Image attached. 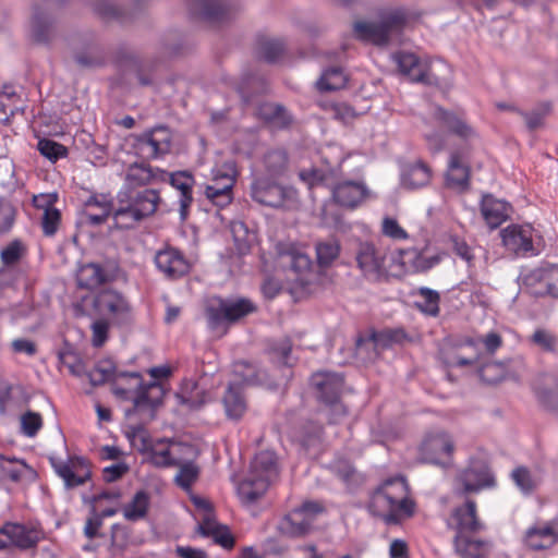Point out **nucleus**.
Listing matches in <instances>:
<instances>
[{"label": "nucleus", "mask_w": 558, "mask_h": 558, "mask_svg": "<svg viewBox=\"0 0 558 558\" xmlns=\"http://www.w3.org/2000/svg\"><path fill=\"white\" fill-rule=\"evenodd\" d=\"M157 269L169 279H178L185 276L191 265L183 253L174 247H166L155 255Z\"/></svg>", "instance_id": "412c9836"}, {"label": "nucleus", "mask_w": 558, "mask_h": 558, "mask_svg": "<svg viewBox=\"0 0 558 558\" xmlns=\"http://www.w3.org/2000/svg\"><path fill=\"white\" fill-rule=\"evenodd\" d=\"M93 307L100 315H107L112 325L129 329L134 323L133 308L118 291L101 290L93 298Z\"/></svg>", "instance_id": "6e6552de"}, {"label": "nucleus", "mask_w": 558, "mask_h": 558, "mask_svg": "<svg viewBox=\"0 0 558 558\" xmlns=\"http://www.w3.org/2000/svg\"><path fill=\"white\" fill-rule=\"evenodd\" d=\"M52 468L57 475L64 482L66 489H72L85 484L90 478V472L87 471L83 475L74 473L72 465L66 461H52Z\"/></svg>", "instance_id": "de8ad7c7"}, {"label": "nucleus", "mask_w": 558, "mask_h": 558, "mask_svg": "<svg viewBox=\"0 0 558 558\" xmlns=\"http://www.w3.org/2000/svg\"><path fill=\"white\" fill-rule=\"evenodd\" d=\"M348 77L341 66L335 65L323 71L316 86L320 92H333L347 85Z\"/></svg>", "instance_id": "ea45409f"}, {"label": "nucleus", "mask_w": 558, "mask_h": 558, "mask_svg": "<svg viewBox=\"0 0 558 558\" xmlns=\"http://www.w3.org/2000/svg\"><path fill=\"white\" fill-rule=\"evenodd\" d=\"M539 402L547 409L558 410V383L553 388H543L537 390Z\"/></svg>", "instance_id": "774afa93"}, {"label": "nucleus", "mask_w": 558, "mask_h": 558, "mask_svg": "<svg viewBox=\"0 0 558 558\" xmlns=\"http://www.w3.org/2000/svg\"><path fill=\"white\" fill-rule=\"evenodd\" d=\"M408 20L405 10L401 8L383 10L377 22L357 21L353 25L354 36L376 46H386L398 40Z\"/></svg>", "instance_id": "20e7f679"}, {"label": "nucleus", "mask_w": 558, "mask_h": 558, "mask_svg": "<svg viewBox=\"0 0 558 558\" xmlns=\"http://www.w3.org/2000/svg\"><path fill=\"white\" fill-rule=\"evenodd\" d=\"M43 427V417L39 413L27 411L21 416V432L26 437H35Z\"/></svg>", "instance_id": "69168bd1"}, {"label": "nucleus", "mask_w": 558, "mask_h": 558, "mask_svg": "<svg viewBox=\"0 0 558 558\" xmlns=\"http://www.w3.org/2000/svg\"><path fill=\"white\" fill-rule=\"evenodd\" d=\"M400 74L407 76L411 82L422 83L428 86L439 84V78L430 72L427 60H422L417 54L409 51H398L392 54Z\"/></svg>", "instance_id": "4468645a"}, {"label": "nucleus", "mask_w": 558, "mask_h": 558, "mask_svg": "<svg viewBox=\"0 0 558 558\" xmlns=\"http://www.w3.org/2000/svg\"><path fill=\"white\" fill-rule=\"evenodd\" d=\"M453 442L446 433L428 435L420 447V456L423 462L447 465L453 452Z\"/></svg>", "instance_id": "f3484780"}, {"label": "nucleus", "mask_w": 558, "mask_h": 558, "mask_svg": "<svg viewBox=\"0 0 558 558\" xmlns=\"http://www.w3.org/2000/svg\"><path fill=\"white\" fill-rule=\"evenodd\" d=\"M53 22L51 16L39 8L35 7L32 17V36L35 41L47 44L51 39Z\"/></svg>", "instance_id": "c9c22d12"}, {"label": "nucleus", "mask_w": 558, "mask_h": 558, "mask_svg": "<svg viewBox=\"0 0 558 558\" xmlns=\"http://www.w3.org/2000/svg\"><path fill=\"white\" fill-rule=\"evenodd\" d=\"M227 184L223 186H205L204 194L206 198L217 208L223 209L229 206L233 201V187L235 179L231 175L225 177Z\"/></svg>", "instance_id": "e433bc0d"}, {"label": "nucleus", "mask_w": 558, "mask_h": 558, "mask_svg": "<svg viewBox=\"0 0 558 558\" xmlns=\"http://www.w3.org/2000/svg\"><path fill=\"white\" fill-rule=\"evenodd\" d=\"M316 259L320 268H327L339 257L341 245L336 239L319 241L315 245Z\"/></svg>", "instance_id": "49530a36"}, {"label": "nucleus", "mask_w": 558, "mask_h": 558, "mask_svg": "<svg viewBox=\"0 0 558 558\" xmlns=\"http://www.w3.org/2000/svg\"><path fill=\"white\" fill-rule=\"evenodd\" d=\"M508 372L506 362H487L478 368L480 378L487 384L501 381Z\"/></svg>", "instance_id": "5fc2aeb1"}, {"label": "nucleus", "mask_w": 558, "mask_h": 558, "mask_svg": "<svg viewBox=\"0 0 558 558\" xmlns=\"http://www.w3.org/2000/svg\"><path fill=\"white\" fill-rule=\"evenodd\" d=\"M0 532L5 548L13 546L26 550L36 547L40 541V531L31 524L5 522L0 527Z\"/></svg>", "instance_id": "a211bd4d"}, {"label": "nucleus", "mask_w": 558, "mask_h": 558, "mask_svg": "<svg viewBox=\"0 0 558 558\" xmlns=\"http://www.w3.org/2000/svg\"><path fill=\"white\" fill-rule=\"evenodd\" d=\"M447 526L454 532L453 549L460 558H488L493 549L492 541L480 534L486 531V524L478 518L477 505L472 499L454 507Z\"/></svg>", "instance_id": "f257e3e1"}, {"label": "nucleus", "mask_w": 558, "mask_h": 558, "mask_svg": "<svg viewBox=\"0 0 558 558\" xmlns=\"http://www.w3.org/2000/svg\"><path fill=\"white\" fill-rule=\"evenodd\" d=\"M533 228L530 225H510L500 231L504 245L515 254L535 255L533 246Z\"/></svg>", "instance_id": "4be33fe9"}, {"label": "nucleus", "mask_w": 558, "mask_h": 558, "mask_svg": "<svg viewBox=\"0 0 558 558\" xmlns=\"http://www.w3.org/2000/svg\"><path fill=\"white\" fill-rule=\"evenodd\" d=\"M116 208L109 193H94L84 202L82 222L92 227L104 225Z\"/></svg>", "instance_id": "6ab92c4d"}, {"label": "nucleus", "mask_w": 558, "mask_h": 558, "mask_svg": "<svg viewBox=\"0 0 558 558\" xmlns=\"http://www.w3.org/2000/svg\"><path fill=\"white\" fill-rule=\"evenodd\" d=\"M256 305L246 298L223 299L218 298L217 304L206 308V317L210 329L231 325L241 318L256 312Z\"/></svg>", "instance_id": "1a4fd4ad"}, {"label": "nucleus", "mask_w": 558, "mask_h": 558, "mask_svg": "<svg viewBox=\"0 0 558 558\" xmlns=\"http://www.w3.org/2000/svg\"><path fill=\"white\" fill-rule=\"evenodd\" d=\"M496 485L488 464L481 459H471L468 466L456 476V488L459 495L476 494Z\"/></svg>", "instance_id": "9d476101"}, {"label": "nucleus", "mask_w": 558, "mask_h": 558, "mask_svg": "<svg viewBox=\"0 0 558 558\" xmlns=\"http://www.w3.org/2000/svg\"><path fill=\"white\" fill-rule=\"evenodd\" d=\"M257 116L274 129L283 130L292 123V117L287 109L278 104L264 102L257 109Z\"/></svg>", "instance_id": "c756f323"}, {"label": "nucleus", "mask_w": 558, "mask_h": 558, "mask_svg": "<svg viewBox=\"0 0 558 558\" xmlns=\"http://www.w3.org/2000/svg\"><path fill=\"white\" fill-rule=\"evenodd\" d=\"M250 195L260 205L282 208L298 199V192L291 185H282L278 179L257 174L251 182Z\"/></svg>", "instance_id": "0eeeda50"}, {"label": "nucleus", "mask_w": 558, "mask_h": 558, "mask_svg": "<svg viewBox=\"0 0 558 558\" xmlns=\"http://www.w3.org/2000/svg\"><path fill=\"white\" fill-rule=\"evenodd\" d=\"M116 277L114 266L110 263H87L77 271V284L84 289H95L113 280Z\"/></svg>", "instance_id": "5701e85b"}, {"label": "nucleus", "mask_w": 558, "mask_h": 558, "mask_svg": "<svg viewBox=\"0 0 558 558\" xmlns=\"http://www.w3.org/2000/svg\"><path fill=\"white\" fill-rule=\"evenodd\" d=\"M312 523L311 518L294 509L282 520L281 530L290 536L298 537L305 535L311 530Z\"/></svg>", "instance_id": "58836bf2"}, {"label": "nucleus", "mask_w": 558, "mask_h": 558, "mask_svg": "<svg viewBox=\"0 0 558 558\" xmlns=\"http://www.w3.org/2000/svg\"><path fill=\"white\" fill-rule=\"evenodd\" d=\"M551 106L549 102H542L531 111H520V117L524 119L526 129L530 132H533L544 125L545 119L549 114Z\"/></svg>", "instance_id": "603ef678"}, {"label": "nucleus", "mask_w": 558, "mask_h": 558, "mask_svg": "<svg viewBox=\"0 0 558 558\" xmlns=\"http://www.w3.org/2000/svg\"><path fill=\"white\" fill-rule=\"evenodd\" d=\"M407 260L412 264L415 271H427L439 264V255H426L422 252H409L407 253Z\"/></svg>", "instance_id": "e2e57ef3"}, {"label": "nucleus", "mask_w": 558, "mask_h": 558, "mask_svg": "<svg viewBox=\"0 0 558 558\" xmlns=\"http://www.w3.org/2000/svg\"><path fill=\"white\" fill-rule=\"evenodd\" d=\"M117 197L113 219L118 228L125 230L151 217L161 202L159 191L148 187H122Z\"/></svg>", "instance_id": "7ed1b4c3"}, {"label": "nucleus", "mask_w": 558, "mask_h": 558, "mask_svg": "<svg viewBox=\"0 0 558 558\" xmlns=\"http://www.w3.org/2000/svg\"><path fill=\"white\" fill-rule=\"evenodd\" d=\"M525 287L535 295L558 298V264L542 262L522 277Z\"/></svg>", "instance_id": "2eb2a0df"}, {"label": "nucleus", "mask_w": 558, "mask_h": 558, "mask_svg": "<svg viewBox=\"0 0 558 558\" xmlns=\"http://www.w3.org/2000/svg\"><path fill=\"white\" fill-rule=\"evenodd\" d=\"M405 338V333L402 329H387L378 332H374L371 336V340L376 347L388 348L393 343L401 342Z\"/></svg>", "instance_id": "0e129e2a"}, {"label": "nucleus", "mask_w": 558, "mask_h": 558, "mask_svg": "<svg viewBox=\"0 0 558 558\" xmlns=\"http://www.w3.org/2000/svg\"><path fill=\"white\" fill-rule=\"evenodd\" d=\"M284 52V44L280 39H266L259 43L258 56L268 63H275Z\"/></svg>", "instance_id": "13d9d810"}, {"label": "nucleus", "mask_w": 558, "mask_h": 558, "mask_svg": "<svg viewBox=\"0 0 558 558\" xmlns=\"http://www.w3.org/2000/svg\"><path fill=\"white\" fill-rule=\"evenodd\" d=\"M153 172L145 161L134 162L129 166L125 173L123 187L141 189L151 183Z\"/></svg>", "instance_id": "79ce46f5"}, {"label": "nucleus", "mask_w": 558, "mask_h": 558, "mask_svg": "<svg viewBox=\"0 0 558 558\" xmlns=\"http://www.w3.org/2000/svg\"><path fill=\"white\" fill-rule=\"evenodd\" d=\"M93 9L97 15L106 20L124 21L126 13L124 9L116 5L109 0H94Z\"/></svg>", "instance_id": "052dcab7"}, {"label": "nucleus", "mask_w": 558, "mask_h": 558, "mask_svg": "<svg viewBox=\"0 0 558 558\" xmlns=\"http://www.w3.org/2000/svg\"><path fill=\"white\" fill-rule=\"evenodd\" d=\"M511 478L520 492L530 495L539 485V478L526 466H517L511 472Z\"/></svg>", "instance_id": "8fccbe9b"}, {"label": "nucleus", "mask_w": 558, "mask_h": 558, "mask_svg": "<svg viewBox=\"0 0 558 558\" xmlns=\"http://www.w3.org/2000/svg\"><path fill=\"white\" fill-rule=\"evenodd\" d=\"M385 259V254L374 244L365 242L359 245L355 260L366 280L377 282L386 278Z\"/></svg>", "instance_id": "dca6fc26"}, {"label": "nucleus", "mask_w": 558, "mask_h": 558, "mask_svg": "<svg viewBox=\"0 0 558 558\" xmlns=\"http://www.w3.org/2000/svg\"><path fill=\"white\" fill-rule=\"evenodd\" d=\"M95 367L107 377V381L117 377H130L135 380L136 389L132 396L134 410L149 409L154 411L162 403L165 390L161 384L144 383L138 372H117L110 362H100Z\"/></svg>", "instance_id": "423d86ee"}, {"label": "nucleus", "mask_w": 558, "mask_h": 558, "mask_svg": "<svg viewBox=\"0 0 558 558\" xmlns=\"http://www.w3.org/2000/svg\"><path fill=\"white\" fill-rule=\"evenodd\" d=\"M73 59L81 68H100L106 64V51L92 33L75 36L70 41Z\"/></svg>", "instance_id": "ddd939ff"}, {"label": "nucleus", "mask_w": 558, "mask_h": 558, "mask_svg": "<svg viewBox=\"0 0 558 558\" xmlns=\"http://www.w3.org/2000/svg\"><path fill=\"white\" fill-rule=\"evenodd\" d=\"M531 342L542 352L558 355V337L548 329H536L531 336Z\"/></svg>", "instance_id": "864d4df0"}, {"label": "nucleus", "mask_w": 558, "mask_h": 558, "mask_svg": "<svg viewBox=\"0 0 558 558\" xmlns=\"http://www.w3.org/2000/svg\"><path fill=\"white\" fill-rule=\"evenodd\" d=\"M61 222V213L59 209L46 210L41 218V228L46 236H52L57 233Z\"/></svg>", "instance_id": "338daca9"}, {"label": "nucleus", "mask_w": 558, "mask_h": 558, "mask_svg": "<svg viewBox=\"0 0 558 558\" xmlns=\"http://www.w3.org/2000/svg\"><path fill=\"white\" fill-rule=\"evenodd\" d=\"M24 252L25 247L20 240H13L3 247L0 252V259L5 268L0 269V276H10L12 270L9 267L19 263Z\"/></svg>", "instance_id": "09e8293b"}, {"label": "nucleus", "mask_w": 558, "mask_h": 558, "mask_svg": "<svg viewBox=\"0 0 558 558\" xmlns=\"http://www.w3.org/2000/svg\"><path fill=\"white\" fill-rule=\"evenodd\" d=\"M289 267L296 275V280L301 283H306L308 281L306 274L312 268L311 258L306 254L300 252H291L289 254Z\"/></svg>", "instance_id": "4d7b16f0"}, {"label": "nucleus", "mask_w": 558, "mask_h": 558, "mask_svg": "<svg viewBox=\"0 0 558 558\" xmlns=\"http://www.w3.org/2000/svg\"><path fill=\"white\" fill-rule=\"evenodd\" d=\"M34 470L23 459L0 453V484H19Z\"/></svg>", "instance_id": "cd10ccee"}, {"label": "nucleus", "mask_w": 558, "mask_h": 558, "mask_svg": "<svg viewBox=\"0 0 558 558\" xmlns=\"http://www.w3.org/2000/svg\"><path fill=\"white\" fill-rule=\"evenodd\" d=\"M421 132L432 154L445 149L448 135L458 137L465 145H470L478 137L464 111L448 110L441 106H435L430 116L423 120Z\"/></svg>", "instance_id": "f03ea898"}, {"label": "nucleus", "mask_w": 558, "mask_h": 558, "mask_svg": "<svg viewBox=\"0 0 558 558\" xmlns=\"http://www.w3.org/2000/svg\"><path fill=\"white\" fill-rule=\"evenodd\" d=\"M470 167L461 161L460 153L452 151L446 172V185L458 192H464L470 187Z\"/></svg>", "instance_id": "bb28decb"}, {"label": "nucleus", "mask_w": 558, "mask_h": 558, "mask_svg": "<svg viewBox=\"0 0 558 558\" xmlns=\"http://www.w3.org/2000/svg\"><path fill=\"white\" fill-rule=\"evenodd\" d=\"M330 190L335 203L345 208L357 207L369 194L362 180H342L332 184Z\"/></svg>", "instance_id": "aec40b11"}, {"label": "nucleus", "mask_w": 558, "mask_h": 558, "mask_svg": "<svg viewBox=\"0 0 558 558\" xmlns=\"http://www.w3.org/2000/svg\"><path fill=\"white\" fill-rule=\"evenodd\" d=\"M288 166L289 155L286 149H270L263 157V172L260 174L279 180L287 173Z\"/></svg>", "instance_id": "2f4dec72"}, {"label": "nucleus", "mask_w": 558, "mask_h": 558, "mask_svg": "<svg viewBox=\"0 0 558 558\" xmlns=\"http://www.w3.org/2000/svg\"><path fill=\"white\" fill-rule=\"evenodd\" d=\"M199 529L203 535L213 537L214 542L222 548L230 550L234 547L235 539L227 525L214 524L205 520Z\"/></svg>", "instance_id": "37998d69"}, {"label": "nucleus", "mask_w": 558, "mask_h": 558, "mask_svg": "<svg viewBox=\"0 0 558 558\" xmlns=\"http://www.w3.org/2000/svg\"><path fill=\"white\" fill-rule=\"evenodd\" d=\"M179 472L174 477L175 484L185 492H189L199 475L198 466L193 462L180 463Z\"/></svg>", "instance_id": "6e6d98bb"}, {"label": "nucleus", "mask_w": 558, "mask_h": 558, "mask_svg": "<svg viewBox=\"0 0 558 558\" xmlns=\"http://www.w3.org/2000/svg\"><path fill=\"white\" fill-rule=\"evenodd\" d=\"M484 220L490 229L501 226L509 216V204L492 196H485L481 204Z\"/></svg>", "instance_id": "c85d7f7f"}, {"label": "nucleus", "mask_w": 558, "mask_h": 558, "mask_svg": "<svg viewBox=\"0 0 558 558\" xmlns=\"http://www.w3.org/2000/svg\"><path fill=\"white\" fill-rule=\"evenodd\" d=\"M432 171L427 165L417 161L408 167L402 173V184L408 189H420L428 184Z\"/></svg>", "instance_id": "4c0bfd02"}, {"label": "nucleus", "mask_w": 558, "mask_h": 558, "mask_svg": "<svg viewBox=\"0 0 558 558\" xmlns=\"http://www.w3.org/2000/svg\"><path fill=\"white\" fill-rule=\"evenodd\" d=\"M193 15L210 24H225L240 10L238 0H186Z\"/></svg>", "instance_id": "f8f14e48"}, {"label": "nucleus", "mask_w": 558, "mask_h": 558, "mask_svg": "<svg viewBox=\"0 0 558 558\" xmlns=\"http://www.w3.org/2000/svg\"><path fill=\"white\" fill-rule=\"evenodd\" d=\"M408 483L402 476L386 480L377 487L371 498V507L379 509L408 495Z\"/></svg>", "instance_id": "b1692460"}, {"label": "nucleus", "mask_w": 558, "mask_h": 558, "mask_svg": "<svg viewBox=\"0 0 558 558\" xmlns=\"http://www.w3.org/2000/svg\"><path fill=\"white\" fill-rule=\"evenodd\" d=\"M524 544L532 550L549 549L558 543V532L553 523L534 524L530 526L523 537Z\"/></svg>", "instance_id": "a878e982"}, {"label": "nucleus", "mask_w": 558, "mask_h": 558, "mask_svg": "<svg viewBox=\"0 0 558 558\" xmlns=\"http://www.w3.org/2000/svg\"><path fill=\"white\" fill-rule=\"evenodd\" d=\"M270 483L271 482L266 478L248 473V475L239 483L238 495L243 502L254 504L266 493Z\"/></svg>", "instance_id": "7c9ffc66"}, {"label": "nucleus", "mask_w": 558, "mask_h": 558, "mask_svg": "<svg viewBox=\"0 0 558 558\" xmlns=\"http://www.w3.org/2000/svg\"><path fill=\"white\" fill-rule=\"evenodd\" d=\"M37 149L51 162H56L68 155V149L62 144L50 138H40L37 143Z\"/></svg>", "instance_id": "680f3d73"}, {"label": "nucleus", "mask_w": 558, "mask_h": 558, "mask_svg": "<svg viewBox=\"0 0 558 558\" xmlns=\"http://www.w3.org/2000/svg\"><path fill=\"white\" fill-rule=\"evenodd\" d=\"M226 414L231 420H240L246 411L242 386L230 383L222 399Z\"/></svg>", "instance_id": "473e14b6"}, {"label": "nucleus", "mask_w": 558, "mask_h": 558, "mask_svg": "<svg viewBox=\"0 0 558 558\" xmlns=\"http://www.w3.org/2000/svg\"><path fill=\"white\" fill-rule=\"evenodd\" d=\"M149 505V494L144 489L136 492L131 501L122 508L124 519L130 522L143 520L147 515Z\"/></svg>", "instance_id": "f704fd0d"}, {"label": "nucleus", "mask_w": 558, "mask_h": 558, "mask_svg": "<svg viewBox=\"0 0 558 558\" xmlns=\"http://www.w3.org/2000/svg\"><path fill=\"white\" fill-rule=\"evenodd\" d=\"M418 295L423 298L422 302L416 303L421 312L429 316H437L439 314V293L429 288L422 287L418 289Z\"/></svg>", "instance_id": "bf43d9fd"}, {"label": "nucleus", "mask_w": 558, "mask_h": 558, "mask_svg": "<svg viewBox=\"0 0 558 558\" xmlns=\"http://www.w3.org/2000/svg\"><path fill=\"white\" fill-rule=\"evenodd\" d=\"M169 183L180 192L179 195V213L180 220L184 222L190 215V207L193 204V186L195 184L194 177L187 171H178L169 175Z\"/></svg>", "instance_id": "393cba45"}, {"label": "nucleus", "mask_w": 558, "mask_h": 558, "mask_svg": "<svg viewBox=\"0 0 558 558\" xmlns=\"http://www.w3.org/2000/svg\"><path fill=\"white\" fill-rule=\"evenodd\" d=\"M177 398L181 404L187 405L191 409H197L205 403V392L193 380H184L181 384Z\"/></svg>", "instance_id": "a18cd8bd"}, {"label": "nucleus", "mask_w": 558, "mask_h": 558, "mask_svg": "<svg viewBox=\"0 0 558 558\" xmlns=\"http://www.w3.org/2000/svg\"><path fill=\"white\" fill-rule=\"evenodd\" d=\"M233 372L245 385L258 386L265 384L266 373L254 363L238 361L234 363Z\"/></svg>", "instance_id": "c03bdc74"}, {"label": "nucleus", "mask_w": 558, "mask_h": 558, "mask_svg": "<svg viewBox=\"0 0 558 558\" xmlns=\"http://www.w3.org/2000/svg\"><path fill=\"white\" fill-rule=\"evenodd\" d=\"M415 504L412 499L405 495L402 498L397 499L383 507L387 509V513L384 515L385 522L388 524H397L402 518H410L414 513Z\"/></svg>", "instance_id": "a19ab883"}, {"label": "nucleus", "mask_w": 558, "mask_h": 558, "mask_svg": "<svg viewBox=\"0 0 558 558\" xmlns=\"http://www.w3.org/2000/svg\"><path fill=\"white\" fill-rule=\"evenodd\" d=\"M250 473L272 481L278 475L277 458L272 451L258 452L251 462Z\"/></svg>", "instance_id": "72a5a7b5"}, {"label": "nucleus", "mask_w": 558, "mask_h": 558, "mask_svg": "<svg viewBox=\"0 0 558 558\" xmlns=\"http://www.w3.org/2000/svg\"><path fill=\"white\" fill-rule=\"evenodd\" d=\"M143 450L149 454V462L157 468H172L180 464L179 459L172 456L169 448L148 447L145 438H143Z\"/></svg>", "instance_id": "3c124183"}, {"label": "nucleus", "mask_w": 558, "mask_h": 558, "mask_svg": "<svg viewBox=\"0 0 558 558\" xmlns=\"http://www.w3.org/2000/svg\"><path fill=\"white\" fill-rule=\"evenodd\" d=\"M310 385L317 401L329 410V423L336 424L348 413L341 402L344 378L335 372H317L312 375Z\"/></svg>", "instance_id": "39448f33"}, {"label": "nucleus", "mask_w": 558, "mask_h": 558, "mask_svg": "<svg viewBox=\"0 0 558 558\" xmlns=\"http://www.w3.org/2000/svg\"><path fill=\"white\" fill-rule=\"evenodd\" d=\"M171 143L170 129L159 125L140 135L134 143V149L143 160H155L170 153Z\"/></svg>", "instance_id": "9b49d317"}]
</instances>
